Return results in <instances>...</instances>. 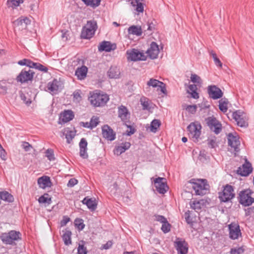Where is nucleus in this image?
Instances as JSON below:
<instances>
[{
	"label": "nucleus",
	"instance_id": "37",
	"mask_svg": "<svg viewBox=\"0 0 254 254\" xmlns=\"http://www.w3.org/2000/svg\"><path fill=\"white\" fill-rule=\"evenodd\" d=\"M38 200L39 203H47L48 204H50L52 202V198L49 197V194L47 193H45L40 196Z\"/></svg>",
	"mask_w": 254,
	"mask_h": 254
},
{
	"label": "nucleus",
	"instance_id": "41",
	"mask_svg": "<svg viewBox=\"0 0 254 254\" xmlns=\"http://www.w3.org/2000/svg\"><path fill=\"white\" fill-rule=\"evenodd\" d=\"M17 64L21 66L26 65L29 67V68H32L33 64H34V62H33L30 59H23L22 60L19 61L17 62Z\"/></svg>",
	"mask_w": 254,
	"mask_h": 254
},
{
	"label": "nucleus",
	"instance_id": "24",
	"mask_svg": "<svg viewBox=\"0 0 254 254\" xmlns=\"http://www.w3.org/2000/svg\"><path fill=\"white\" fill-rule=\"evenodd\" d=\"M81 202L83 204L86 205L91 211H94L97 208V204L95 200H93L92 198L86 196L83 198Z\"/></svg>",
	"mask_w": 254,
	"mask_h": 254
},
{
	"label": "nucleus",
	"instance_id": "45",
	"mask_svg": "<svg viewBox=\"0 0 254 254\" xmlns=\"http://www.w3.org/2000/svg\"><path fill=\"white\" fill-rule=\"evenodd\" d=\"M161 227V230L162 232L166 234L170 231L171 225L168 222L167 219L164 221L162 223Z\"/></svg>",
	"mask_w": 254,
	"mask_h": 254
},
{
	"label": "nucleus",
	"instance_id": "23",
	"mask_svg": "<svg viewBox=\"0 0 254 254\" xmlns=\"http://www.w3.org/2000/svg\"><path fill=\"white\" fill-rule=\"evenodd\" d=\"M37 183L39 187L43 189L47 187H51L52 186L50 177L47 176H44L38 178Z\"/></svg>",
	"mask_w": 254,
	"mask_h": 254
},
{
	"label": "nucleus",
	"instance_id": "34",
	"mask_svg": "<svg viewBox=\"0 0 254 254\" xmlns=\"http://www.w3.org/2000/svg\"><path fill=\"white\" fill-rule=\"evenodd\" d=\"M128 32L129 34L139 36L141 35L142 31L141 27L132 25L128 28Z\"/></svg>",
	"mask_w": 254,
	"mask_h": 254
},
{
	"label": "nucleus",
	"instance_id": "2",
	"mask_svg": "<svg viewBox=\"0 0 254 254\" xmlns=\"http://www.w3.org/2000/svg\"><path fill=\"white\" fill-rule=\"evenodd\" d=\"M97 29V24L95 20H88L85 25L82 27L80 38L83 39H89L95 34Z\"/></svg>",
	"mask_w": 254,
	"mask_h": 254
},
{
	"label": "nucleus",
	"instance_id": "59",
	"mask_svg": "<svg viewBox=\"0 0 254 254\" xmlns=\"http://www.w3.org/2000/svg\"><path fill=\"white\" fill-rule=\"evenodd\" d=\"M79 155L83 159H87L88 157V155L87 152V148H79Z\"/></svg>",
	"mask_w": 254,
	"mask_h": 254
},
{
	"label": "nucleus",
	"instance_id": "60",
	"mask_svg": "<svg viewBox=\"0 0 254 254\" xmlns=\"http://www.w3.org/2000/svg\"><path fill=\"white\" fill-rule=\"evenodd\" d=\"M87 141L85 138H82L79 143V148H87Z\"/></svg>",
	"mask_w": 254,
	"mask_h": 254
},
{
	"label": "nucleus",
	"instance_id": "42",
	"mask_svg": "<svg viewBox=\"0 0 254 254\" xmlns=\"http://www.w3.org/2000/svg\"><path fill=\"white\" fill-rule=\"evenodd\" d=\"M75 226L79 231H82L85 227L83 220L81 218H77L74 220Z\"/></svg>",
	"mask_w": 254,
	"mask_h": 254
},
{
	"label": "nucleus",
	"instance_id": "48",
	"mask_svg": "<svg viewBox=\"0 0 254 254\" xmlns=\"http://www.w3.org/2000/svg\"><path fill=\"white\" fill-rule=\"evenodd\" d=\"M33 64L32 68H33L38 69L39 70L43 71L44 72H47L48 70V68L47 67L44 66L40 63L34 62V64Z\"/></svg>",
	"mask_w": 254,
	"mask_h": 254
},
{
	"label": "nucleus",
	"instance_id": "8",
	"mask_svg": "<svg viewBox=\"0 0 254 254\" xmlns=\"http://www.w3.org/2000/svg\"><path fill=\"white\" fill-rule=\"evenodd\" d=\"M152 182H153L156 190L160 193L164 194L168 190L167 180L165 178L158 177L156 178H151Z\"/></svg>",
	"mask_w": 254,
	"mask_h": 254
},
{
	"label": "nucleus",
	"instance_id": "4",
	"mask_svg": "<svg viewBox=\"0 0 254 254\" xmlns=\"http://www.w3.org/2000/svg\"><path fill=\"white\" fill-rule=\"evenodd\" d=\"M254 191L250 189L243 190L238 194V199L239 203L244 206H249L254 203V198L252 197Z\"/></svg>",
	"mask_w": 254,
	"mask_h": 254
},
{
	"label": "nucleus",
	"instance_id": "22",
	"mask_svg": "<svg viewBox=\"0 0 254 254\" xmlns=\"http://www.w3.org/2000/svg\"><path fill=\"white\" fill-rule=\"evenodd\" d=\"M131 146L129 142L125 141L120 144L118 146H116L114 150L115 154L119 156L126 150H128Z\"/></svg>",
	"mask_w": 254,
	"mask_h": 254
},
{
	"label": "nucleus",
	"instance_id": "57",
	"mask_svg": "<svg viewBox=\"0 0 254 254\" xmlns=\"http://www.w3.org/2000/svg\"><path fill=\"white\" fill-rule=\"evenodd\" d=\"M212 56L214 60V62L216 66L221 67L222 66V63L217 57V55L215 53H212Z\"/></svg>",
	"mask_w": 254,
	"mask_h": 254
},
{
	"label": "nucleus",
	"instance_id": "30",
	"mask_svg": "<svg viewBox=\"0 0 254 254\" xmlns=\"http://www.w3.org/2000/svg\"><path fill=\"white\" fill-rule=\"evenodd\" d=\"M59 81L57 79L54 78L52 81L49 82L48 83L47 88L50 91L57 93L59 90Z\"/></svg>",
	"mask_w": 254,
	"mask_h": 254
},
{
	"label": "nucleus",
	"instance_id": "5",
	"mask_svg": "<svg viewBox=\"0 0 254 254\" xmlns=\"http://www.w3.org/2000/svg\"><path fill=\"white\" fill-rule=\"evenodd\" d=\"M223 188L222 191L218 193V198L220 202H228L235 197L234 188L227 184L223 186Z\"/></svg>",
	"mask_w": 254,
	"mask_h": 254
},
{
	"label": "nucleus",
	"instance_id": "19",
	"mask_svg": "<svg viewBox=\"0 0 254 254\" xmlns=\"http://www.w3.org/2000/svg\"><path fill=\"white\" fill-rule=\"evenodd\" d=\"M228 145L234 148L235 152H239L240 148L239 147L240 145L239 138L237 136H234L232 133H229L228 135Z\"/></svg>",
	"mask_w": 254,
	"mask_h": 254
},
{
	"label": "nucleus",
	"instance_id": "6",
	"mask_svg": "<svg viewBox=\"0 0 254 254\" xmlns=\"http://www.w3.org/2000/svg\"><path fill=\"white\" fill-rule=\"evenodd\" d=\"M232 118L237 122L238 126L246 128L249 126V117L243 111L238 110L232 113Z\"/></svg>",
	"mask_w": 254,
	"mask_h": 254
},
{
	"label": "nucleus",
	"instance_id": "9",
	"mask_svg": "<svg viewBox=\"0 0 254 254\" xmlns=\"http://www.w3.org/2000/svg\"><path fill=\"white\" fill-rule=\"evenodd\" d=\"M206 124L211 131L218 134L222 129V125L214 116L209 117L205 119Z\"/></svg>",
	"mask_w": 254,
	"mask_h": 254
},
{
	"label": "nucleus",
	"instance_id": "25",
	"mask_svg": "<svg viewBox=\"0 0 254 254\" xmlns=\"http://www.w3.org/2000/svg\"><path fill=\"white\" fill-rule=\"evenodd\" d=\"M118 117L123 122L127 119V116L130 114L127 108L124 105H121L118 107Z\"/></svg>",
	"mask_w": 254,
	"mask_h": 254
},
{
	"label": "nucleus",
	"instance_id": "15",
	"mask_svg": "<svg viewBox=\"0 0 254 254\" xmlns=\"http://www.w3.org/2000/svg\"><path fill=\"white\" fill-rule=\"evenodd\" d=\"M127 54L129 55L128 59L131 61H145L146 56L144 53L141 52L136 49H132L130 52L127 51Z\"/></svg>",
	"mask_w": 254,
	"mask_h": 254
},
{
	"label": "nucleus",
	"instance_id": "29",
	"mask_svg": "<svg viewBox=\"0 0 254 254\" xmlns=\"http://www.w3.org/2000/svg\"><path fill=\"white\" fill-rule=\"evenodd\" d=\"M120 74V69L116 66H111L107 72V75L110 78H119Z\"/></svg>",
	"mask_w": 254,
	"mask_h": 254
},
{
	"label": "nucleus",
	"instance_id": "58",
	"mask_svg": "<svg viewBox=\"0 0 254 254\" xmlns=\"http://www.w3.org/2000/svg\"><path fill=\"white\" fill-rule=\"evenodd\" d=\"M7 89L5 82L4 81H0V93L2 94H5L6 93Z\"/></svg>",
	"mask_w": 254,
	"mask_h": 254
},
{
	"label": "nucleus",
	"instance_id": "39",
	"mask_svg": "<svg viewBox=\"0 0 254 254\" xmlns=\"http://www.w3.org/2000/svg\"><path fill=\"white\" fill-rule=\"evenodd\" d=\"M161 125V121L158 119H154L151 123L150 131L155 133Z\"/></svg>",
	"mask_w": 254,
	"mask_h": 254
},
{
	"label": "nucleus",
	"instance_id": "63",
	"mask_svg": "<svg viewBox=\"0 0 254 254\" xmlns=\"http://www.w3.org/2000/svg\"><path fill=\"white\" fill-rule=\"evenodd\" d=\"M154 216L155 217V220L160 222L161 223L167 220V219L163 215L155 214Z\"/></svg>",
	"mask_w": 254,
	"mask_h": 254
},
{
	"label": "nucleus",
	"instance_id": "46",
	"mask_svg": "<svg viewBox=\"0 0 254 254\" xmlns=\"http://www.w3.org/2000/svg\"><path fill=\"white\" fill-rule=\"evenodd\" d=\"M45 156L48 158V159L51 161H54L56 159V158L54 156V150L52 148H48L45 151Z\"/></svg>",
	"mask_w": 254,
	"mask_h": 254
},
{
	"label": "nucleus",
	"instance_id": "18",
	"mask_svg": "<svg viewBox=\"0 0 254 254\" xmlns=\"http://www.w3.org/2000/svg\"><path fill=\"white\" fill-rule=\"evenodd\" d=\"M102 134L104 138L109 141L116 139V132L108 125H104L102 127Z\"/></svg>",
	"mask_w": 254,
	"mask_h": 254
},
{
	"label": "nucleus",
	"instance_id": "36",
	"mask_svg": "<svg viewBox=\"0 0 254 254\" xmlns=\"http://www.w3.org/2000/svg\"><path fill=\"white\" fill-rule=\"evenodd\" d=\"M81 1L87 6L96 8L99 6L101 0H81Z\"/></svg>",
	"mask_w": 254,
	"mask_h": 254
},
{
	"label": "nucleus",
	"instance_id": "1",
	"mask_svg": "<svg viewBox=\"0 0 254 254\" xmlns=\"http://www.w3.org/2000/svg\"><path fill=\"white\" fill-rule=\"evenodd\" d=\"M21 235L19 231L10 230L8 232L2 233L0 239L4 245L15 246L17 245V242L21 240Z\"/></svg>",
	"mask_w": 254,
	"mask_h": 254
},
{
	"label": "nucleus",
	"instance_id": "31",
	"mask_svg": "<svg viewBox=\"0 0 254 254\" xmlns=\"http://www.w3.org/2000/svg\"><path fill=\"white\" fill-rule=\"evenodd\" d=\"M132 6H136L135 10L138 12L142 13L144 11V6L142 1L143 0H130Z\"/></svg>",
	"mask_w": 254,
	"mask_h": 254
},
{
	"label": "nucleus",
	"instance_id": "44",
	"mask_svg": "<svg viewBox=\"0 0 254 254\" xmlns=\"http://www.w3.org/2000/svg\"><path fill=\"white\" fill-rule=\"evenodd\" d=\"M81 244L79 243L77 248V254H87L88 251L86 247L84 246L85 242L81 241Z\"/></svg>",
	"mask_w": 254,
	"mask_h": 254
},
{
	"label": "nucleus",
	"instance_id": "56",
	"mask_svg": "<svg viewBox=\"0 0 254 254\" xmlns=\"http://www.w3.org/2000/svg\"><path fill=\"white\" fill-rule=\"evenodd\" d=\"M99 123V118L98 117L93 116L89 122V123L91 124L92 129L94 127H95L98 125Z\"/></svg>",
	"mask_w": 254,
	"mask_h": 254
},
{
	"label": "nucleus",
	"instance_id": "64",
	"mask_svg": "<svg viewBox=\"0 0 254 254\" xmlns=\"http://www.w3.org/2000/svg\"><path fill=\"white\" fill-rule=\"evenodd\" d=\"M252 214H254V206L245 209V215L246 216H250Z\"/></svg>",
	"mask_w": 254,
	"mask_h": 254
},
{
	"label": "nucleus",
	"instance_id": "20",
	"mask_svg": "<svg viewBox=\"0 0 254 254\" xmlns=\"http://www.w3.org/2000/svg\"><path fill=\"white\" fill-rule=\"evenodd\" d=\"M159 52L158 45L156 42H152L146 53L151 59L154 60L158 58Z\"/></svg>",
	"mask_w": 254,
	"mask_h": 254
},
{
	"label": "nucleus",
	"instance_id": "14",
	"mask_svg": "<svg viewBox=\"0 0 254 254\" xmlns=\"http://www.w3.org/2000/svg\"><path fill=\"white\" fill-rule=\"evenodd\" d=\"M207 93L209 97L213 100L220 99L223 96V92L221 89L215 85H211L208 86Z\"/></svg>",
	"mask_w": 254,
	"mask_h": 254
},
{
	"label": "nucleus",
	"instance_id": "27",
	"mask_svg": "<svg viewBox=\"0 0 254 254\" xmlns=\"http://www.w3.org/2000/svg\"><path fill=\"white\" fill-rule=\"evenodd\" d=\"M62 121L64 123H67L71 121L74 117V114L72 111L70 110H64L62 114H61Z\"/></svg>",
	"mask_w": 254,
	"mask_h": 254
},
{
	"label": "nucleus",
	"instance_id": "12",
	"mask_svg": "<svg viewBox=\"0 0 254 254\" xmlns=\"http://www.w3.org/2000/svg\"><path fill=\"white\" fill-rule=\"evenodd\" d=\"M174 246L178 254H188L189 250L188 244L185 239L176 238V241L174 242Z\"/></svg>",
	"mask_w": 254,
	"mask_h": 254
},
{
	"label": "nucleus",
	"instance_id": "49",
	"mask_svg": "<svg viewBox=\"0 0 254 254\" xmlns=\"http://www.w3.org/2000/svg\"><path fill=\"white\" fill-rule=\"evenodd\" d=\"M190 81L193 83L197 84H201L202 83V80L200 77L195 73H191Z\"/></svg>",
	"mask_w": 254,
	"mask_h": 254
},
{
	"label": "nucleus",
	"instance_id": "7",
	"mask_svg": "<svg viewBox=\"0 0 254 254\" xmlns=\"http://www.w3.org/2000/svg\"><path fill=\"white\" fill-rule=\"evenodd\" d=\"M192 184V188L196 195H203L206 193L207 190H209V185L206 179H198L196 182Z\"/></svg>",
	"mask_w": 254,
	"mask_h": 254
},
{
	"label": "nucleus",
	"instance_id": "50",
	"mask_svg": "<svg viewBox=\"0 0 254 254\" xmlns=\"http://www.w3.org/2000/svg\"><path fill=\"white\" fill-rule=\"evenodd\" d=\"M216 139V137L215 136H213V138L211 139H207V145L209 148L212 149L218 146Z\"/></svg>",
	"mask_w": 254,
	"mask_h": 254
},
{
	"label": "nucleus",
	"instance_id": "10",
	"mask_svg": "<svg viewBox=\"0 0 254 254\" xmlns=\"http://www.w3.org/2000/svg\"><path fill=\"white\" fill-rule=\"evenodd\" d=\"M189 135L193 141L197 142L201 134V126L199 123H191L187 127Z\"/></svg>",
	"mask_w": 254,
	"mask_h": 254
},
{
	"label": "nucleus",
	"instance_id": "13",
	"mask_svg": "<svg viewBox=\"0 0 254 254\" xmlns=\"http://www.w3.org/2000/svg\"><path fill=\"white\" fill-rule=\"evenodd\" d=\"M253 170L251 163L246 159L245 163L238 168L236 173L241 176L247 177L253 172Z\"/></svg>",
	"mask_w": 254,
	"mask_h": 254
},
{
	"label": "nucleus",
	"instance_id": "47",
	"mask_svg": "<svg viewBox=\"0 0 254 254\" xmlns=\"http://www.w3.org/2000/svg\"><path fill=\"white\" fill-rule=\"evenodd\" d=\"M23 0H7L6 4L8 7L18 6L20 3H23Z\"/></svg>",
	"mask_w": 254,
	"mask_h": 254
},
{
	"label": "nucleus",
	"instance_id": "61",
	"mask_svg": "<svg viewBox=\"0 0 254 254\" xmlns=\"http://www.w3.org/2000/svg\"><path fill=\"white\" fill-rule=\"evenodd\" d=\"M70 220L69 217L67 216H64L63 217V219L60 222L61 227H64L66 225L67 223H68Z\"/></svg>",
	"mask_w": 254,
	"mask_h": 254
},
{
	"label": "nucleus",
	"instance_id": "28",
	"mask_svg": "<svg viewBox=\"0 0 254 254\" xmlns=\"http://www.w3.org/2000/svg\"><path fill=\"white\" fill-rule=\"evenodd\" d=\"M63 234L62 236L64 244L66 246H68L71 244V236L72 235L71 231L68 228L63 230Z\"/></svg>",
	"mask_w": 254,
	"mask_h": 254
},
{
	"label": "nucleus",
	"instance_id": "32",
	"mask_svg": "<svg viewBox=\"0 0 254 254\" xmlns=\"http://www.w3.org/2000/svg\"><path fill=\"white\" fill-rule=\"evenodd\" d=\"M31 20L26 17H20L14 22V24L16 26H23L24 28H26L28 25L30 24Z\"/></svg>",
	"mask_w": 254,
	"mask_h": 254
},
{
	"label": "nucleus",
	"instance_id": "11",
	"mask_svg": "<svg viewBox=\"0 0 254 254\" xmlns=\"http://www.w3.org/2000/svg\"><path fill=\"white\" fill-rule=\"evenodd\" d=\"M35 72L31 69L27 70L25 68H23L19 74L17 76L16 80L18 82L21 83H28L29 81H32Z\"/></svg>",
	"mask_w": 254,
	"mask_h": 254
},
{
	"label": "nucleus",
	"instance_id": "43",
	"mask_svg": "<svg viewBox=\"0 0 254 254\" xmlns=\"http://www.w3.org/2000/svg\"><path fill=\"white\" fill-rule=\"evenodd\" d=\"M20 97L21 100H22L27 106H28L31 104L32 101L29 98V95L28 93L24 94L21 92L20 93Z\"/></svg>",
	"mask_w": 254,
	"mask_h": 254
},
{
	"label": "nucleus",
	"instance_id": "16",
	"mask_svg": "<svg viewBox=\"0 0 254 254\" xmlns=\"http://www.w3.org/2000/svg\"><path fill=\"white\" fill-rule=\"evenodd\" d=\"M147 85L148 86H152L153 88L158 87L157 90H160L164 95L167 94V91L166 87V84L157 79L154 78H150L147 82Z\"/></svg>",
	"mask_w": 254,
	"mask_h": 254
},
{
	"label": "nucleus",
	"instance_id": "26",
	"mask_svg": "<svg viewBox=\"0 0 254 254\" xmlns=\"http://www.w3.org/2000/svg\"><path fill=\"white\" fill-rule=\"evenodd\" d=\"M87 71L88 68L85 65H82L76 69L75 75L77 76L78 79H84L86 77Z\"/></svg>",
	"mask_w": 254,
	"mask_h": 254
},
{
	"label": "nucleus",
	"instance_id": "3",
	"mask_svg": "<svg viewBox=\"0 0 254 254\" xmlns=\"http://www.w3.org/2000/svg\"><path fill=\"white\" fill-rule=\"evenodd\" d=\"M89 100L94 107H103L109 101V98L107 94H104L100 91L96 90L89 98Z\"/></svg>",
	"mask_w": 254,
	"mask_h": 254
},
{
	"label": "nucleus",
	"instance_id": "62",
	"mask_svg": "<svg viewBox=\"0 0 254 254\" xmlns=\"http://www.w3.org/2000/svg\"><path fill=\"white\" fill-rule=\"evenodd\" d=\"M78 183V181L75 178H71L69 179L67 184V186L69 188L74 187L75 185Z\"/></svg>",
	"mask_w": 254,
	"mask_h": 254
},
{
	"label": "nucleus",
	"instance_id": "51",
	"mask_svg": "<svg viewBox=\"0 0 254 254\" xmlns=\"http://www.w3.org/2000/svg\"><path fill=\"white\" fill-rule=\"evenodd\" d=\"M197 105H187L185 109L190 114H194L196 112Z\"/></svg>",
	"mask_w": 254,
	"mask_h": 254
},
{
	"label": "nucleus",
	"instance_id": "52",
	"mask_svg": "<svg viewBox=\"0 0 254 254\" xmlns=\"http://www.w3.org/2000/svg\"><path fill=\"white\" fill-rule=\"evenodd\" d=\"M146 98H144L143 99L142 98L140 99V102L141 105L142 106V110H147L150 111L151 109L150 107H149V103L147 101H146Z\"/></svg>",
	"mask_w": 254,
	"mask_h": 254
},
{
	"label": "nucleus",
	"instance_id": "35",
	"mask_svg": "<svg viewBox=\"0 0 254 254\" xmlns=\"http://www.w3.org/2000/svg\"><path fill=\"white\" fill-rule=\"evenodd\" d=\"M0 200H3L8 202H12L14 200V198L13 196L7 191H0Z\"/></svg>",
	"mask_w": 254,
	"mask_h": 254
},
{
	"label": "nucleus",
	"instance_id": "17",
	"mask_svg": "<svg viewBox=\"0 0 254 254\" xmlns=\"http://www.w3.org/2000/svg\"><path fill=\"white\" fill-rule=\"evenodd\" d=\"M229 237L231 239H237L239 236H241L242 233L239 224L232 223L228 226Z\"/></svg>",
	"mask_w": 254,
	"mask_h": 254
},
{
	"label": "nucleus",
	"instance_id": "55",
	"mask_svg": "<svg viewBox=\"0 0 254 254\" xmlns=\"http://www.w3.org/2000/svg\"><path fill=\"white\" fill-rule=\"evenodd\" d=\"M243 247L238 248H232L230 250V254H241L244 252Z\"/></svg>",
	"mask_w": 254,
	"mask_h": 254
},
{
	"label": "nucleus",
	"instance_id": "54",
	"mask_svg": "<svg viewBox=\"0 0 254 254\" xmlns=\"http://www.w3.org/2000/svg\"><path fill=\"white\" fill-rule=\"evenodd\" d=\"M198 107L200 108V111H201L202 110L209 109L210 107L208 104V102L206 100H204L200 104H197Z\"/></svg>",
	"mask_w": 254,
	"mask_h": 254
},
{
	"label": "nucleus",
	"instance_id": "38",
	"mask_svg": "<svg viewBox=\"0 0 254 254\" xmlns=\"http://www.w3.org/2000/svg\"><path fill=\"white\" fill-rule=\"evenodd\" d=\"M189 88L191 92L188 91V92L190 94L191 97L197 99L199 98V94L197 92V87L195 84H190L189 86Z\"/></svg>",
	"mask_w": 254,
	"mask_h": 254
},
{
	"label": "nucleus",
	"instance_id": "33",
	"mask_svg": "<svg viewBox=\"0 0 254 254\" xmlns=\"http://www.w3.org/2000/svg\"><path fill=\"white\" fill-rule=\"evenodd\" d=\"M229 102L228 101V99L224 98H221L219 101V109L223 113H225L227 112L228 110V104Z\"/></svg>",
	"mask_w": 254,
	"mask_h": 254
},
{
	"label": "nucleus",
	"instance_id": "53",
	"mask_svg": "<svg viewBox=\"0 0 254 254\" xmlns=\"http://www.w3.org/2000/svg\"><path fill=\"white\" fill-rule=\"evenodd\" d=\"M75 136V133L71 130L67 131V133L65 134V138L66 139V142L68 144L70 143L72 139Z\"/></svg>",
	"mask_w": 254,
	"mask_h": 254
},
{
	"label": "nucleus",
	"instance_id": "21",
	"mask_svg": "<svg viewBox=\"0 0 254 254\" xmlns=\"http://www.w3.org/2000/svg\"><path fill=\"white\" fill-rule=\"evenodd\" d=\"M117 48V45L115 43L112 44L110 41H104L100 43L98 46V50L100 52L105 51L110 52Z\"/></svg>",
	"mask_w": 254,
	"mask_h": 254
},
{
	"label": "nucleus",
	"instance_id": "40",
	"mask_svg": "<svg viewBox=\"0 0 254 254\" xmlns=\"http://www.w3.org/2000/svg\"><path fill=\"white\" fill-rule=\"evenodd\" d=\"M190 205L192 209L197 210H200L202 207V203L200 200L194 199L192 201H190Z\"/></svg>",
	"mask_w": 254,
	"mask_h": 254
}]
</instances>
